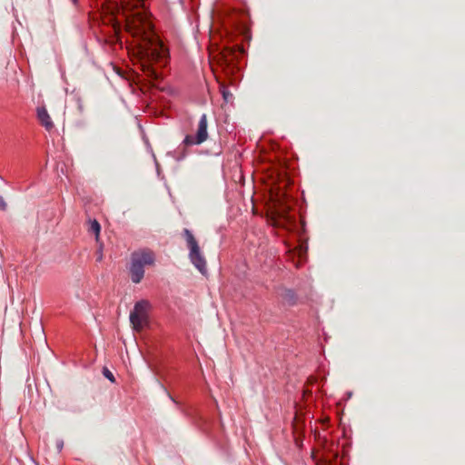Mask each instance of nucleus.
<instances>
[{"label": "nucleus", "instance_id": "1", "mask_svg": "<svg viewBox=\"0 0 465 465\" xmlns=\"http://www.w3.org/2000/svg\"><path fill=\"white\" fill-rule=\"evenodd\" d=\"M123 8L130 12L126 15L127 30L137 40V46H163L153 30L150 21L139 8L144 9L143 0H121Z\"/></svg>", "mask_w": 465, "mask_h": 465}, {"label": "nucleus", "instance_id": "2", "mask_svg": "<svg viewBox=\"0 0 465 465\" xmlns=\"http://www.w3.org/2000/svg\"><path fill=\"white\" fill-rule=\"evenodd\" d=\"M154 261V253L150 249L134 252L131 254V265L129 268L132 282L139 283L144 276V266L153 265Z\"/></svg>", "mask_w": 465, "mask_h": 465}, {"label": "nucleus", "instance_id": "3", "mask_svg": "<svg viewBox=\"0 0 465 465\" xmlns=\"http://www.w3.org/2000/svg\"><path fill=\"white\" fill-rule=\"evenodd\" d=\"M183 236L185 238L187 247L189 248V258L192 263L203 274L206 272V260L203 255L196 239L192 232L188 229H183Z\"/></svg>", "mask_w": 465, "mask_h": 465}, {"label": "nucleus", "instance_id": "4", "mask_svg": "<svg viewBox=\"0 0 465 465\" xmlns=\"http://www.w3.org/2000/svg\"><path fill=\"white\" fill-rule=\"evenodd\" d=\"M149 302L142 300L134 304L130 312V323L135 331H141L148 324Z\"/></svg>", "mask_w": 465, "mask_h": 465}, {"label": "nucleus", "instance_id": "5", "mask_svg": "<svg viewBox=\"0 0 465 465\" xmlns=\"http://www.w3.org/2000/svg\"><path fill=\"white\" fill-rule=\"evenodd\" d=\"M208 120L207 115L203 114L198 122L196 134L195 135L188 134L184 138V144L187 146L194 145V144H202L208 138Z\"/></svg>", "mask_w": 465, "mask_h": 465}, {"label": "nucleus", "instance_id": "6", "mask_svg": "<svg viewBox=\"0 0 465 465\" xmlns=\"http://www.w3.org/2000/svg\"><path fill=\"white\" fill-rule=\"evenodd\" d=\"M37 117L41 124L47 130L50 131L54 128V123L45 107L37 109Z\"/></svg>", "mask_w": 465, "mask_h": 465}, {"label": "nucleus", "instance_id": "7", "mask_svg": "<svg viewBox=\"0 0 465 465\" xmlns=\"http://www.w3.org/2000/svg\"><path fill=\"white\" fill-rule=\"evenodd\" d=\"M283 301L288 304H294L296 301V295L292 290H284L282 293Z\"/></svg>", "mask_w": 465, "mask_h": 465}, {"label": "nucleus", "instance_id": "8", "mask_svg": "<svg viewBox=\"0 0 465 465\" xmlns=\"http://www.w3.org/2000/svg\"><path fill=\"white\" fill-rule=\"evenodd\" d=\"M88 230L90 232L94 233L96 235V239H98V236H99L100 231H101V226H100V223L96 220H94L90 223V226H89Z\"/></svg>", "mask_w": 465, "mask_h": 465}, {"label": "nucleus", "instance_id": "9", "mask_svg": "<svg viewBox=\"0 0 465 465\" xmlns=\"http://www.w3.org/2000/svg\"><path fill=\"white\" fill-rule=\"evenodd\" d=\"M337 458V453H332L331 451H328L324 453L323 460L327 465H331V462L335 460Z\"/></svg>", "mask_w": 465, "mask_h": 465}, {"label": "nucleus", "instance_id": "10", "mask_svg": "<svg viewBox=\"0 0 465 465\" xmlns=\"http://www.w3.org/2000/svg\"><path fill=\"white\" fill-rule=\"evenodd\" d=\"M103 373L112 382L114 381V377L113 373L108 369L104 368Z\"/></svg>", "mask_w": 465, "mask_h": 465}, {"label": "nucleus", "instance_id": "11", "mask_svg": "<svg viewBox=\"0 0 465 465\" xmlns=\"http://www.w3.org/2000/svg\"><path fill=\"white\" fill-rule=\"evenodd\" d=\"M222 94H223V99L226 102L229 101V98L232 97V94L229 91H227L223 86V89H222Z\"/></svg>", "mask_w": 465, "mask_h": 465}, {"label": "nucleus", "instance_id": "12", "mask_svg": "<svg viewBox=\"0 0 465 465\" xmlns=\"http://www.w3.org/2000/svg\"><path fill=\"white\" fill-rule=\"evenodd\" d=\"M7 207L6 203L5 202L4 198L0 196V210L5 211Z\"/></svg>", "mask_w": 465, "mask_h": 465}, {"label": "nucleus", "instance_id": "13", "mask_svg": "<svg viewBox=\"0 0 465 465\" xmlns=\"http://www.w3.org/2000/svg\"><path fill=\"white\" fill-rule=\"evenodd\" d=\"M64 442L62 440L57 442V449L60 451L63 449Z\"/></svg>", "mask_w": 465, "mask_h": 465}, {"label": "nucleus", "instance_id": "14", "mask_svg": "<svg viewBox=\"0 0 465 465\" xmlns=\"http://www.w3.org/2000/svg\"><path fill=\"white\" fill-rule=\"evenodd\" d=\"M102 258H103V255H102V253L100 252V253L98 254L97 261H101V260H102Z\"/></svg>", "mask_w": 465, "mask_h": 465}, {"label": "nucleus", "instance_id": "15", "mask_svg": "<svg viewBox=\"0 0 465 465\" xmlns=\"http://www.w3.org/2000/svg\"><path fill=\"white\" fill-rule=\"evenodd\" d=\"M299 255H300V258L302 259V250H299Z\"/></svg>", "mask_w": 465, "mask_h": 465}, {"label": "nucleus", "instance_id": "16", "mask_svg": "<svg viewBox=\"0 0 465 465\" xmlns=\"http://www.w3.org/2000/svg\"><path fill=\"white\" fill-rule=\"evenodd\" d=\"M168 396L170 397L171 401H175L174 399L169 393Z\"/></svg>", "mask_w": 465, "mask_h": 465}, {"label": "nucleus", "instance_id": "17", "mask_svg": "<svg viewBox=\"0 0 465 465\" xmlns=\"http://www.w3.org/2000/svg\"><path fill=\"white\" fill-rule=\"evenodd\" d=\"M72 1H73L74 3H75V2H76V0H72Z\"/></svg>", "mask_w": 465, "mask_h": 465}]
</instances>
